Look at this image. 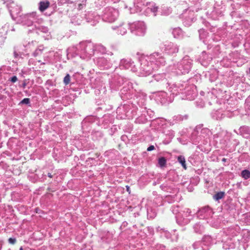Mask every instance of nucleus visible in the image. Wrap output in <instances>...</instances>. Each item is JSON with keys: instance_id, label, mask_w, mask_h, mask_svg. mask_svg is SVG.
<instances>
[{"instance_id": "2eb2a0df", "label": "nucleus", "mask_w": 250, "mask_h": 250, "mask_svg": "<svg viewBox=\"0 0 250 250\" xmlns=\"http://www.w3.org/2000/svg\"><path fill=\"white\" fill-rule=\"evenodd\" d=\"M82 6V4H79V7H80V6Z\"/></svg>"}, {"instance_id": "f03ea898", "label": "nucleus", "mask_w": 250, "mask_h": 250, "mask_svg": "<svg viewBox=\"0 0 250 250\" xmlns=\"http://www.w3.org/2000/svg\"><path fill=\"white\" fill-rule=\"evenodd\" d=\"M241 176L245 180L250 178V171L249 170L245 169L241 172Z\"/></svg>"}, {"instance_id": "ddd939ff", "label": "nucleus", "mask_w": 250, "mask_h": 250, "mask_svg": "<svg viewBox=\"0 0 250 250\" xmlns=\"http://www.w3.org/2000/svg\"><path fill=\"white\" fill-rule=\"evenodd\" d=\"M222 161H223V162H226V159H225V158H223V159H222Z\"/></svg>"}, {"instance_id": "0eeeda50", "label": "nucleus", "mask_w": 250, "mask_h": 250, "mask_svg": "<svg viewBox=\"0 0 250 250\" xmlns=\"http://www.w3.org/2000/svg\"><path fill=\"white\" fill-rule=\"evenodd\" d=\"M30 103V100L29 98H24L21 102L22 104H28Z\"/></svg>"}, {"instance_id": "f8f14e48", "label": "nucleus", "mask_w": 250, "mask_h": 250, "mask_svg": "<svg viewBox=\"0 0 250 250\" xmlns=\"http://www.w3.org/2000/svg\"><path fill=\"white\" fill-rule=\"evenodd\" d=\"M48 176L50 178H52L53 177V175L50 173H48Z\"/></svg>"}, {"instance_id": "20e7f679", "label": "nucleus", "mask_w": 250, "mask_h": 250, "mask_svg": "<svg viewBox=\"0 0 250 250\" xmlns=\"http://www.w3.org/2000/svg\"><path fill=\"white\" fill-rule=\"evenodd\" d=\"M225 196V193L224 192H219L215 194L213 198L215 200H219L222 198H223Z\"/></svg>"}, {"instance_id": "7ed1b4c3", "label": "nucleus", "mask_w": 250, "mask_h": 250, "mask_svg": "<svg viewBox=\"0 0 250 250\" xmlns=\"http://www.w3.org/2000/svg\"><path fill=\"white\" fill-rule=\"evenodd\" d=\"M178 162L181 164L182 166H183V168L185 169H187V166L186 164V161L184 157L183 156H179L178 157Z\"/></svg>"}, {"instance_id": "39448f33", "label": "nucleus", "mask_w": 250, "mask_h": 250, "mask_svg": "<svg viewBox=\"0 0 250 250\" xmlns=\"http://www.w3.org/2000/svg\"><path fill=\"white\" fill-rule=\"evenodd\" d=\"M166 159L164 157H161L159 159L158 163L161 167H163L166 166Z\"/></svg>"}, {"instance_id": "f257e3e1", "label": "nucleus", "mask_w": 250, "mask_h": 250, "mask_svg": "<svg viewBox=\"0 0 250 250\" xmlns=\"http://www.w3.org/2000/svg\"><path fill=\"white\" fill-rule=\"evenodd\" d=\"M50 5V2L48 0L41 1L39 3V9L40 11L43 12L47 9Z\"/></svg>"}, {"instance_id": "9b49d317", "label": "nucleus", "mask_w": 250, "mask_h": 250, "mask_svg": "<svg viewBox=\"0 0 250 250\" xmlns=\"http://www.w3.org/2000/svg\"><path fill=\"white\" fill-rule=\"evenodd\" d=\"M126 190L129 193H130V188L128 186H126Z\"/></svg>"}, {"instance_id": "6e6552de", "label": "nucleus", "mask_w": 250, "mask_h": 250, "mask_svg": "<svg viewBox=\"0 0 250 250\" xmlns=\"http://www.w3.org/2000/svg\"><path fill=\"white\" fill-rule=\"evenodd\" d=\"M8 242L11 244H14L16 242L15 238H10L8 239Z\"/></svg>"}, {"instance_id": "9d476101", "label": "nucleus", "mask_w": 250, "mask_h": 250, "mask_svg": "<svg viewBox=\"0 0 250 250\" xmlns=\"http://www.w3.org/2000/svg\"><path fill=\"white\" fill-rule=\"evenodd\" d=\"M155 149V147L153 146H149L147 148V150L148 151H151V150H153Z\"/></svg>"}, {"instance_id": "1a4fd4ad", "label": "nucleus", "mask_w": 250, "mask_h": 250, "mask_svg": "<svg viewBox=\"0 0 250 250\" xmlns=\"http://www.w3.org/2000/svg\"><path fill=\"white\" fill-rule=\"evenodd\" d=\"M18 80V79H17V77L15 76L12 77L11 78V81L12 82V83H15L16 82H17Z\"/></svg>"}, {"instance_id": "423d86ee", "label": "nucleus", "mask_w": 250, "mask_h": 250, "mask_svg": "<svg viewBox=\"0 0 250 250\" xmlns=\"http://www.w3.org/2000/svg\"><path fill=\"white\" fill-rule=\"evenodd\" d=\"M70 82V76L67 74L63 79V83L65 85L68 84Z\"/></svg>"}, {"instance_id": "4468645a", "label": "nucleus", "mask_w": 250, "mask_h": 250, "mask_svg": "<svg viewBox=\"0 0 250 250\" xmlns=\"http://www.w3.org/2000/svg\"><path fill=\"white\" fill-rule=\"evenodd\" d=\"M20 250H23V249L22 247H21L20 249Z\"/></svg>"}]
</instances>
